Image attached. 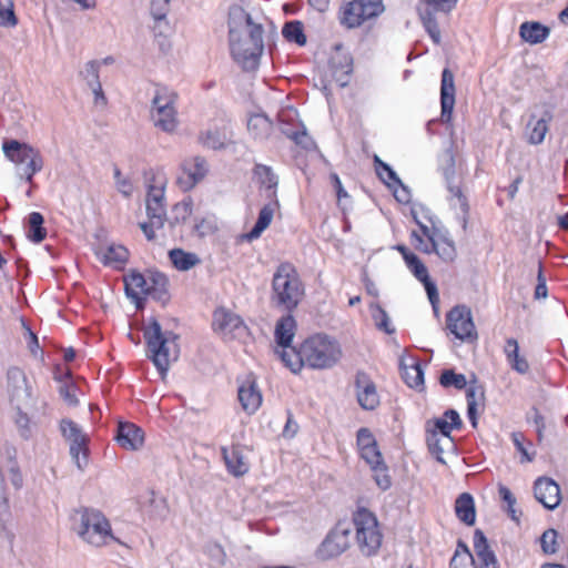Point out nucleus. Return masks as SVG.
Returning <instances> with one entry per match:
<instances>
[{
    "label": "nucleus",
    "instance_id": "nucleus-16",
    "mask_svg": "<svg viewBox=\"0 0 568 568\" xmlns=\"http://www.w3.org/2000/svg\"><path fill=\"white\" fill-rule=\"evenodd\" d=\"M212 327L214 332L222 334L224 337H237L246 331V325L241 316L224 307L214 311Z\"/></svg>",
    "mask_w": 568,
    "mask_h": 568
},
{
    "label": "nucleus",
    "instance_id": "nucleus-58",
    "mask_svg": "<svg viewBox=\"0 0 568 568\" xmlns=\"http://www.w3.org/2000/svg\"><path fill=\"white\" fill-rule=\"evenodd\" d=\"M274 335L276 343L274 354L282 363H284V315L276 321Z\"/></svg>",
    "mask_w": 568,
    "mask_h": 568
},
{
    "label": "nucleus",
    "instance_id": "nucleus-18",
    "mask_svg": "<svg viewBox=\"0 0 568 568\" xmlns=\"http://www.w3.org/2000/svg\"><path fill=\"white\" fill-rule=\"evenodd\" d=\"M536 499L547 509H555L561 500L559 485L549 477H539L534 485Z\"/></svg>",
    "mask_w": 568,
    "mask_h": 568
},
{
    "label": "nucleus",
    "instance_id": "nucleus-20",
    "mask_svg": "<svg viewBox=\"0 0 568 568\" xmlns=\"http://www.w3.org/2000/svg\"><path fill=\"white\" fill-rule=\"evenodd\" d=\"M114 438L122 448L138 450L143 446L144 432L133 423L120 422Z\"/></svg>",
    "mask_w": 568,
    "mask_h": 568
},
{
    "label": "nucleus",
    "instance_id": "nucleus-61",
    "mask_svg": "<svg viewBox=\"0 0 568 568\" xmlns=\"http://www.w3.org/2000/svg\"><path fill=\"white\" fill-rule=\"evenodd\" d=\"M99 69L100 62L97 60H91L85 64L82 74L89 87L100 82Z\"/></svg>",
    "mask_w": 568,
    "mask_h": 568
},
{
    "label": "nucleus",
    "instance_id": "nucleus-26",
    "mask_svg": "<svg viewBox=\"0 0 568 568\" xmlns=\"http://www.w3.org/2000/svg\"><path fill=\"white\" fill-rule=\"evenodd\" d=\"M462 426L459 414L455 409H447L442 417L428 420L425 430H435L437 434L452 437V432L460 429Z\"/></svg>",
    "mask_w": 568,
    "mask_h": 568
},
{
    "label": "nucleus",
    "instance_id": "nucleus-46",
    "mask_svg": "<svg viewBox=\"0 0 568 568\" xmlns=\"http://www.w3.org/2000/svg\"><path fill=\"white\" fill-rule=\"evenodd\" d=\"M272 304L281 307L284 305V264H280L273 277Z\"/></svg>",
    "mask_w": 568,
    "mask_h": 568
},
{
    "label": "nucleus",
    "instance_id": "nucleus-28",
    "mask_svg": "<svg viewBox=\"0 0 568 568\" xmlns=\"http://www.w3.org/2000/svg\"><path fill=\"white\" fill-rule=\"evenodd\" d=\"M4 155L16 164H22L29 161L34 154L40 152L28 143L18 140H6L2 143Z\"/></svg>",
    "mask_w": 568,
    "mask_h": 568
},
{
    "label": "nucleus",
    "instance_id": "nucleus-41",
    "mask_svg": "<svg viewBox=\"0 0 568 568\" xmlns=\"http://www.w3.org/2000/svg\"><path fill=\"white\" fill-rule=\"evenodd\" d=\"M44 217L39 212H32L28 217V239L33 243H41L47 237V230L43 227Z\"/></svg>",
    "mask_w": 568,
    "mask_h": 568
},
{
    "label": "nucleus",
    "instance_id": "nucleus-54",
    "mask_svg": "<svg viewBox=\"0 0 568 568\" xmlns=\"http://www.w3.org/2000/svg\"><path fill=\"white\" fill-rule=\"evenodd\" d=\"M510 437L517 452L521 455V462H532L535 459L536 453L529 452L528 447L525 445V435L521 432H514L511 433Z\"/></svg>",
    "mask_w": 568,
    "mask_h": 568
},
{
    "label": "nucleus",
    "instance_id": "nucleus-7",
    "mask_svg": "<svg viewBox=\"0 0 568 568\" xmlns=\"http://www.w3.org/2000/svg\"><path fill=\"white\" fill-rule=\"evenodd\" d=\"M302 352L306 363L313 368H328L342 357V349L337 341L324 334H316L302 344Z\"/></svg>",
    "mask_w": 568,
    "mask_h": 568
},
{
    "label": "nucleus",
    "instance_id": "nucleus-31",
    "mask_svg": "<svg viewBox=\"0 0 568 568\" xmlns=\"http://www.w3.org/2000/svg\"><path fill=\"white\" fill-rule=\"evenodd\" d=\"M305 288L295 268L286 272V308L297 306L304 298Z\"/></svg>",
    "mask_w": 568,
    "mask_h": 568
},
{
    "label": "nucleus",
    "instance_id": "nucleus-5",
    "mask_svg": "<svg viewBox=\"0 0 568 568\" xmlns=\"http://www.w3.org/2000/svg\"><path fill=\"white\" fill-rule=\"evenodd\" d=\"M75 516H79V524L74 529L85 542L101 547L115 540L110 521L102 511L82 507L75 510Z\"/></svg>",
    "mask_w": 568,
    "mask_h": 568
},
{
    "label": "nucleus",
    "instance_id": "nucleus-9",
    "mask_svg": "<svg viewBox=\"0 0 568 568\" xmlns=\"http://www.w3.org/2000/svg\"><path fill=\"white\" fill-rule=\"evenodd\" d=\"M175 95L156 91L152 99L151 116L153 123L160 130L171 133L178 126Z\"/></svg>",
    "mask_w": 568,
    "mask_h": 568
},
{
    "label": "nucleus",
    "instance_id": "nucleus-45",
    "mask_svg": "<svg viewBox=\"0 0 568 568\" xmlns=\"http://www.w3.org/2000/svg\"><path fill=\"white\" fill-rule=\"evenodd\" d=\"M372 318L375 323V326L383 331L384 333L392 335L395 333L394 326L390 324V320L386 313V311L377 303L371 304L369 306Z\"/></svg>",
    "mask_w": 568,
    "mask_h": 568
},
{
    "label": "nucleus",
    "instance_id": "nucleus-2",
    "mask_svg": "<svg viewBox=\"0 0 568 568\" xmlns=\"http://www.w3.org/2000/svg\"><path fill=\"white\" fill-rule=\"evenodd\" d=\"M351 520L359 554L367 558L377 556L383 546L384 534L376 514L358 503L352 511Z\"/></svg>",
    "mask_w": 568,
    "mask_h": 568
},
{
    "label": "nucleus",
    "instance_id": "nucleus-23",
    "mask_svg": "<svg viewBox=\"0 0 568 568\" xmlns=\"http://www.w3.org/2000/svg\"><path fill=\"white\" fill-rule=\"evenodd\" d=\"M296 329V322L291 315H286V367L290 368L293 373H298L306 359L302 352V346L300 349L292 346V339L294 337Z\"/></svg>",
    "mask_w": 568,
    "mask_h": 568
},
{
    "label": "nucleus",
    "instance_id": "nucleus-56",
    "mask_svg": "<svg viewBox=\"0 0 568 568\" xmlns=\"http://www.w3.org/2000/svg\"><path fill=\"white\" fill-rule=\"evenodd\" d=\"M43 164L44 161L40 152L27 161V165L23 168V176L28 183H32L34 174L43 169Z\"/></svg>",
    "mask_w": 568,
    "mask_h": 568
},
{
    "label": "nucleus",
    "instance_id": "nucleus-49",
    "mask_svg": "<svg viewBox=\"0 0 568 568\" xmlns=\"http://www.w3.org/2000/svg\"><path fill=\"white\" fill-rule=\"evenodd\" d=\"M286 41L294 42L300 47L306 44V34L304 32V26L301 21L286 22Z\"/></svg>",
    "mask_w": 568,
    "mask_h": 568
},
{
    "label": "nucleus",
    "instance_id": "nucleus-30",
    "mask_svg": "<svg viewBox=\"0 0 568 568\" xmlns=\"http://www.w3.org/2000/svg\"><path fill=\"white\" fill-rule=\"evenodd\" d=\"M221 454L230 474L239 477L248 471V465L244 460L240 446L222 447Z\"/></svg>",
    "mask_w": 568,
    "mask_h": 568
},
{
    "label": "nucleus",
    "instance_id": "nucleus-59",
    "mask_svg": "<svg viewBox=\"0 0 568 568\" xmlns=\"http://www.w3.org/2000/svg\"><path fill=\"white\" fill-rule=\"evenodd\" d=\"M498 494L500 499L507 505V511L511 519L518 521V517L515 510L516 497L513 495L510 489L504 485H499Z\"/></svg>",
    "mask_w": 568,
    "mask_h": 568
},
{
    "label": "nucleus",
    "instance_id": "nucleus-48",
    "mask_svg": "<svg viewBox=\"0 0 568 568\" xmlns=\"http://www.w3.org/2000/svg\"><path fill=\"white\" fill-rule=\"evenodd\" d=\"M201 141L204 146L212 150L224 149L227 144V138L225 133L219 130H207L206 132L202 133Z\"/></svg>",
    "mask_w": 568,
    "mask_h": 568
},
{
    "label": "nucleus",
    "instance_id": "nucleus-25",
    "mask_svg": "<svg viewBox=\"0 0 568 568\" xmlns=\"http://www.w3.org/2000/svg\"><path fill=\"white\" fill-rule=\"evenodd\" d=\"M504 354L509 367L520 374L526 375L530 371V364L527 357L520 353L518 341L514 337L506 338Z\"/></svg>",
    "mask_w": 568,
    "mask_h": 568
},
{
    "label": "nucleus",
    "instance_id": "nucleus-39",
    "mask_svg": "<svg viewBox=\"0 0 568 568\" xmlns=\"http://www.w3.org/2000/svg\"><path fill=\"white\" fill-rule=\"evenodd\" d=\"M449 568H476L474 555L463 540L457 541L455 552L449 561Z\"/></svg>",
    "mask_w": 568,
    "mask_h": 568
},
{
    "label": "nucleus",
    "instance_id": "nucleus-21",
    "mask_svg": "<svg viewBox=\"0 0 568 568\" xmlns=\"http://www.w3.org/2000/svg\"><path fill=\"white\" fill-rule=\"evenodd\" d=\"M239 402L247 414H254L262 404V395L253 376L248 375L239 386Z\"/></svg>",
    "mask_w": 568,
    "mask_h": 568
},
{
    "label": "nucleus",
    "instance_id": "nucleus-13",
    "mask_svg": "<svg viewBox=\"0 0 568 568\" xmlns=\"http://www.w3.org/2000/svg\"><path fill=\"white\" fill-rule=\"evenodd\" d=\"M351 528L344 521H338L322 541L320 556L323 559L338 557L351 547Z\"/></svg>",
    "mask_w": 568,
    "mask_h": 568
},
{
    "label": "nucleus",
    "instance_id": "nucleus-22",
    "mask_svg": "<svg viewBox=\"0 0 568 568\" xmlns=\"http://www.w3.org/2000/svg\"><path fill=\"white\" fill-rule=\"evenodd\" d=\"M474 551L476 568H500L486 536L478 529L474 534Z\"/></svg>",
    "mask_w": 568,
    "mask_h": 568
},
{
    "label": "nucleus",
    "instance_id": "nucleus-15",
    "mask_svg": "<svg viewBox=\"0 0 568 568\" xmlns=\"http://www.w3.org/2000/svg\"><path fill=\"white\" fill-rule=\"evenodd\" d=\"M207 171L209 166L203 156L186 159L181 164L176 183L182 191L187 192L205 178Z\"/></svg>",
    "mask_w": 568,
    "mask_h": 568
},
{
    "label": "nucleus",
    "instance_id": "nucleus-27",
    "mask_svg": "<svg viewBox=\"0 0 568 568\" xmlns=\"http://www.w3.org/2000/svg\"><path fill=\"white\" fill-rule=\"evenodd\" d=\"M434 243H428L429 246L424 247L425 254L436 253L439 258L446 263H452L457 257V250L455 243L448 239L439 230L436 231Z\"/></svg>",
    "mask_w": 568,
    "mask_h": 568
},
{
    "label": "nucleus",
    "instance_id": "nucleus-63",
    "mask_svg": "<svg viewBox=\"0 0 568 568\" xmlns=\"http://www.w3.org/2000/svg\"><path fill=\"white\" fill-rule=\"evenodd\" d=\"M191 213H192L191 203H187V202L176 203L173 206L174 217H173L172 224H179L181 222H184L187 219V216L191 215Z\"/></svg>",
    "mask_w": 568,
    "mask_h": 568
},
{
    "label": "nucleus",
    "instance_id": "nucleus-36",
    "mask_svg": "<svg viewBox=\"0 0 568 568\" xmlns=\"http://www.w3.org/2000/svg\"><path fill=\"white\" fill-rule=\"evenodd\" d=\"M274 215V207L271 203L264 205L260 213L257 221L255 222L254 226L251 229L250 232L242 235L244 240L247 242H252L261 236V234L268 227L273 220Z\"/></svg>",
    "mask_w": 568,
    "mask_h": 568
},
{
    "label": "nucleus",
    "instance_id": "nucleus-33",
    "mask_svg": "<svg viewBox=\"0 0 568 568\" xmlns=\"http://www.w3.org/2000/svg\"><path fill=\"white\" fill-rule=\"evenodd\" d=\"M272 130L273 123L264 113H254L247 119V131L255 140L267 139Z\"/></svg>",
    "mask_w": 568,
    "mask_h": 568
},
{
    "label": "nucleus",
    "instance_id": "nucleus-11",
    "mask_svg": "<svg viewBox=\"0 0 568 568\" xmlns=\"http://www.w3.org/2000/svg\"><path fill=\"white\" fill-rule=\"evenodd\" d=\"M449 332L460 341L474 342L478 333L473 321L471 311L466 305H456L446 315Z\"/></svg>",
    "mask_w": 568,
    "mask_h": 568
},
{
    "label": "nucleus",
    "instance_id": "nucleus-38",
    "mask_svg": "<svg viewBox=\"0 0 568 568\" xmlns=\"http://www.w3.org/2000/svg\"><path fill=\"white\" fill-rule=\"evenodd\" d=\"M426 444L429 452L436 457L438 462H443V454L447 446H453V437H447L437 434L435 430H425Z\"/></svg>",
    "mask_w": 568,
    "mask_h": 568
},
{
    "label": "nucleus",
    "instance_id": "nucleus-10",
    "mask_svg": "<svg viewBox=\"0 0 568 568\" xmlns=\"http://www.w3.org/2000/svg\"><path fill=\"white\" fill-rule=\"evenodd\" d=\"M60 432L70 443V455L79 469H84L88 465V438L82 433L81 427L72 419L63 418L60 422Z\"/></svg>",
    "mask_w": 568,
    "mask_h": 568
},
{
    "label": "nucleus",
    "instance_id": "nucleus-40",
    "mask_svg": "<svg viewBox=\"0 0 568 568\" xmlns=\"http://www.w3.org/2000/svg\"><path fill=\"white\" fill-rule=\"evenodd\" d=\"M169 257L173 266L179 271H189L200 263V258L196 254L185 252L182 248L171 250L169 252Z\"/></svg>",
    "mask_w": 568,
    "mask_h": 568
},
{
    "label": "nucleus",
    "instance_id": "nucleus-34",
    "mask_svg": "<svg viewBox=\"0 0 568 568\" xmlns=\"http://www.w3.org/2000/svg\"><path fill=\"white\" fill-rule=\"evenodd\" d=\"M455 513L460 521L471 526L476 520L474 498L468 493H463L455 501Z\"/></svg>",
    "mask_w": 568,
    "mask_h": 568
},
{
    "label": "nucleus",
    "instance_id": "nucleus-1",
    "mask_svg": "<svg viewBox=\"0 0 568 568\" xmlns=\"http://www.w3.org/2000/svg\"><path fill=\"white\" fill-rule=\"evenodd\" d=\"M263 24L258 17L233 6L229 11V45L231 57L243 71L258 68L264 51Z\"/></svg>",
    "mask_w": 568,
    "mask_h": 568
},
{
    "label": "nucleus",
    "instance_id": "nucleus-32",
    "mask_svg": "<svg viewBox=\"0 0 568 568\" xmlns=\"http://www.w3.org/2000/svg\"><path fill=\"white\" fill-rule=\"evenodd\" d=\"M97 256L104 265L121 268L128 262L129 251L122 245L112 244L97 251Z\"/></svg>",
    "mask_w": 568,
    "mask_h": 568
},
{
    "label": "nucleus",
    "instance_id": "nucleus-8",
    "mask_svg": "<svg viewBox=\"0 0 568 568\" xmlns=\"http://www.w3.org/2000/svg\"><path fill=\"white\" fill-rule=\"evenodd\" d=\"M384 10L383 0H352L341 7L339 22L347 29L359 28L381 16Z\"/></svg>",
    "mask_w": 568,
    "mask_h": 568
},
{
    "label": "nucleus",
    "instance_id": "nucleus-64",
    "mask_svg": "<svg viewBox=\"0 0 568 568\" xmlns=\"http://www.w3.org/2000/svg\"><path fill=\"white\" fill-rule=\"evenodd\" d=\"M548 295V288L546 284V277L544 275L542 264L538 263V273H537V285L535 287L534 297L536 300L546 298Z\"/></svg>",
    "mask_w": 568,
    "mask_h": 568
},
{
    "label": "nucleus",
    "instance_id": "nucleus-53",
    "mask_svg": "<svg viewBox=\"0 0 568 568\" xmlns=\"http://www.w3.org/2000/svg\"><path fill=\"white\" fill-rule=\"evenodd\" d=\"M18 24V18L13 9V2L8 0V4H3L0 0V27L14 28Z\"/></svg>",
    "mask_w": 568,
    "mask_h": 568
},
{
    "label": "nucleus",
    "instance_id": "nucleus-4",
    "mask_svg": "<svg viewBox=\"0 0 568 568\" xmlns=\"http://www.w3.org/2000/svg\"><path fill=\"white\" fill-rule=\"evenodd\" d=\"M356 446L359 457L369 466L376 485L382 490L390 488L392 477L388 467L371 429L362 427L357 430Z\"/></svg>",
    "mask_w": 568,
    "mask_h": 568
},
{
    "label": "nucleus",
    "instance_id": "nucleus-60",
    "mask_svg": "<svg viewBox=\"0 0 568 568\" xmlns=\"http://www.w3.org/2000/svg\"><path fill=\"white\" fill-rule=\"evenodd\" d=\"M113 178L115 180L118 191L125 197H130L133 192V185L130 179L122 178V173L118 166L113 170Z\"/></svg>",
    "mask_w": 568,
    "mask_h": 568
},
{
    "label": "nucleus",
    "instance_id": "nucleus-50",
    "mask_svg": "<svg viewBox=\"0 0 568 568\" xmlns=\"http://www.w3.org/2000/svg\"><path fill=\"white\" fill-rule=\"evenodd\" d=\"M17 415H16V425L19 432V435L24 440H29L33 435V424L31 423L27 413H24L21 406H16Z\"/></svg>",
    "mask_w": 568,
    "mask_h": 568
},
{
    "label": "nucleus",
    "instance_id": "nucleus-62",
    "mask_svg": "<svg viewBox=\"0 0 568 568\" xmlns=\"http://www.w3.org/2000/svg\"><path fill=\"white\" fill-rule=\"evenodd\" d=\"M77 387L74 384L64 383L59 387V394L69 406H77L79 399L75 395Z\"/></svg>",
    "mask_w": 568,
    "mask_h": 568
},
{
    "label": "nucleus",
    "instance_id": "nucleus-12",
    "mask_svg": "<svg viewBox=\"0 0 568 568\" xmlns=\"http://www.w3.org/2000/svg\"><path fill=\"white\" fill-rule=\"evenodd\" d=\"M6 389L9 400L14 406L28 405L32 399V387L24 371L10 366L6 373Z\"/></svg>",
    "mask_w": 568,
    "mask_h": 568
},
{
    "label": "nucleus",
    "instance_id": "nucleus-52",
    "mask_svg": "<svg viewBox=\"0 0 568 568\" xmlns=\"http://www.w3.org/2000/svg\"><path fill=\"white\" fill-rule=\"evenodd\" d=\"M374 164L377 175L385 182L386 184L390 185L392 183H400L399 179L397 178L396 173L393 171V169L383 162L377 155L374 156Z\"/></svg>",
    "mask_w": 568,
    "mask_h": 568
},
{
    "label": "nucleus",
    "instance_id": "nucleus-17",
    "mask_svg": "<svg viewBox=\"0 0 568 568\" xmlns=\"http://www.w3.org/2000/svg\"><path fill=\"white\" fill-rule=\"evenodd\" d=\"M164 186H156L153 184L148 185L146 193V215L150 221L156 225V229H162L166 221Z\"/></svg>",
    "mask_w": 568,
    "mask_h": 568
},
{
    "label": "nucleus",
    "instance_id": "nucleus-44",
    "mask_svg": "<svg viewBox=\"0 0 568 568\" xmlns=\"http://www.w3.org/2000/svg\"><path fill=\"white\" fill-rule=\"evenodd\" d=\"M402 377L410 388H418L424 384V372L419 363L405 365L402 368Z\"/></svg>",
    "mask_w": 568,
    "mask_h": 568
},
{
    "label": "nucleus",
    "instance_id": "nucleus-35",
    "mask_svg": "<svg viewBox=\"0 0 568 568\" xmlns=\"http://www.w3.org/2000/svg\"><path fill=\"white\" fill-rule=\"evenodd\" d=\"M521 39L530 44L541 43L549 36V29L535 21L521 23L519 28Z\"/></svg>",
    "mask_w": 568,
    "mask_h": 568
},
{
    "label": "nucleus",
    "instance_id": "nucleus-14",
    "mask_svg": "<svg viewBox=\"0 0 568 568\" xmlns=\"http://www.w3.org/2000/svg\"><path fill=\"white\" fill-rule=\"evenodd\" d=\"M355 396L358 405L365 410H374L381 404L377 385L371 375L358 371L354 379Z\"/></svg>",
    "mask_w": 568,
    "mask_h": 568
},
{
    "label": "nucleus",
    "instance_id": "nucleus-57",
    "mask_svg": "<svg viewBox=\"0 0 568 568\" xmlns=\"http://www.w3.org/2000/svg\"><path fill=\"white\" fill-rule=\"evenodd\" d=\"M558 534L555 529H547L540 537V546L546 555H552L558 549Z\"/></svg>",
    "mask_w": 568,
    "mask_h": 568
},
{
    "label": "nucleus",
    "instance_id": "nucleus-55",
    "mask_svg": "<svg viewBox=\"0 0 568 568\" xmlns=\"http://www.w3.org/2000/svg\"><path fill=\"white\" fill-rule=\"evenodd\" d=\"M420 19L423 22L424 28L430 36V38L434 40L435 43H439L440 41V30L438 27V23L433 16V13L428 10L420 13Z\"/></svg>",
    "mask_w": 568,
    "mask_h": 568
},
{
    "label": "nucleus",
    "instance_id": "nucleus-3",
    "mask_svg": "<svg viewBox=\"0 0 568 568\" xmlns=\"http://www.w3.org/2000/svg\"><path fill=\"white\" fill-rule=\"evenodd\" d=\"M143 337L148 346L149 358L161 376H164L169 371L172 347L178 348L176 339L179 336L173 332H162L161 324L152 317L143 331ZM173 353V359H176L178 351L174 349Z\"/></svg>",
    "mask_w": 568,
    "mask_h": 568
},
{
    "label": "nucleus",
    "instance_id": "nucleus-51",
    "mask_svg": "<svg viewBox=\"0 0 568 568\" xmlns=\"http://www.w3.org/2000/svg\"><path fill=\"white\" fill-rule=\"evenodd\" d=\"M439 382L444 387H455L456 389H463L467 385L466 376L464 374H457L453 369L444 371Z\"/></svg>",
    "mask_w": 568,
    "mask_h": 568
},
{
    "label": "nucleus",
    "instance_id": "nucleus-24",
    "mask_svg": "<svg viewBox=\"0 0 568 568\" xmlns=\"http://www.w3.org/2000/svg\"><path fill=\"white\" fill-rule=\"evenodd\" d=\"M406 265L409 268V271L414 274V276L423 283V285L427 292L429 302L433 304V306H435L439 301V296H438L437 287H436L435 283L430 280L425 264L415 254L414 256H410V258L406 263Z\"/></svg>",
    "mask_w": 568,
    "mask_h": 568
},
{
    "label": "nucleus",
    "instance_id": "nucleus-6",
    "mask_svg": "<svg viewBox=\"0 0 568 568\" xmlns=\"http://www.w3.org/2000/svg\"><path fill=\"white\" fill-rule=\"evenodd\" d=\"M297 118L296 109L286 108V138L294 143L291 151L296 165L305 170L308 161L316 156L318 150L305 126L300 121L294 123Z\"/></svg>",
    "mask_w": 568,
    "mask_h": 568
},
{
    "label": "nucleus",
    "instance_id": "nucleus-37",
    "mask_svg": "<svg viewBox=\"0 0 568 568\" xmlns=\"http://www.w3.org/2000/svg\"><path fill=\"white\" fill-rule=\"evenodd\" d=\"M254 178L261 187L265 190V196L271 199L275 195V187L277 185V176L272 172L270 166L256 164L254 168Z\"/></svg>",
    "mask_w": 568,
    "mask_h": 568
},
{
    "label": "nucleus",
    "instance_id": "nucleus-29",
    "mask_svg": "<svg viewBox=\"0 0 568 568\" xmlns=\"http://www.w3.org/2000/svg\"><path fill=\"white\" fill-rule=\"evenodd\" d=\"M168 285L169 280L165 274L158 271L151 272L150 283L148 284L144 295L150 296L162 305H165L170 301Z\"/></svg>",
    "mask_w": 568,
    "mask_h": 568
},
{
    "label": "nucleus",
    "instance_id": "nucleus-47",
    "mask_svg": "<svg viewBox=\"0 0 568 568\" xmlns=\"http://www.w3.org/2000/svg\"><path fill=\"white\" fill-rule=\"evenodd\" d=\"M551 119V115L550 114H547V118H542V119H539L538 121H536L529 133H528V143L529 144H532V145H538L540 143H542V141L545 140V136L548 132V121Z\"/></svg>",
    "mask_w": 568,
    "mask_h": 568
},
{
    "label": "nucleus",
    "instance_id": "nucleus-42",
    "mask_svg": "<svg viewBox=\"0 0 568 568\" xmlns=\"http://www.w3.org/2000/svg\"><path fill=\"white\" fill-rule=\"evenodd\" d=\"M418 230L413 231L410 234V241L413 246L424 253V247L429 246L428 243H434L437 229H429L428 226L418 223Z\"/></svg>",
    "mask_w": 568,
    "mask_h": 568
},
{
    "label": "nucleus",
    "instance_id": "nucleus-43",
    "mask_svg": "<svg viewBox=\"0 0 568 568\" xmlns=\"http://www.w3.org/2000/svg\"><path fill=\"white\" fill-rule=\"evenodd\" d=\"M149 283L150 275L145 277L142 273L133 270L124 277L125 294L141 292L144 295Z\"/></svg>",
    "mask_w": 568,
    "mask_h": 568
},
{
    "label": "nucleus",
    "instance_id": "nucleus-19",
    "mask_svg": "<svg viewBox=\"0 0 568 568\" xmlns=\"http://www.w3.org/2000/svg\"><path fill=\"white\" fill-rule=\"evenodd\" d=\"M455 81L454 73L445 68L442 73L440 83V106H442V121L448 123L453 118V110L455 105Z\"/></svg>",
    "mask_w": 568,
    "mask_h": 568
}]
</instances>
